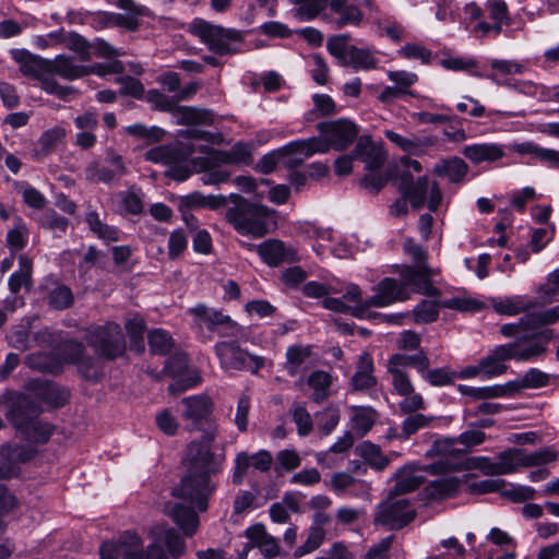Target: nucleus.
<instances>
[{
  "mask_svg": "<svg viewBox=\"0 0 559 559\" xmlns=\"http://www.w3.org/2000/svg\"><path fill=\"white\" fill-rule=\"evenodd\" d=\"M217 432V425H211L201 440L191 441L187 445L182 457L186 474L173 489L175 497L197 507L201 512L207 509L209 499L216 489L212 477L222 471L224 459L212 451Z\"/></svg>",
  "mask_w": 559,
  "mask_h": 559,
  "instance_id": "obj_1",
  "label": "nucleus"
},
{
  "mask_svg": "<svg viewBox=\"0 0 559 559\" xmlns=\"http://www.w3.org/2000/svg\"><path fill=\"white\" fill-rule=\"evenodd\" d=\"M552 337L554 331L545 329L538 334L524 335L513 342L498 345L479 360V369L488 378L501 376L508 369L504 361H530L544 356Z\"/></svg>",
  "mask_w": 559,
  "mask_h": 559,
  "instance_id": "obj_2",
  "label": "nucleus"
},
{
  "mask_svg": "<svg viewBox=\"0 0 559 559\" xmlns=\"http://www.w3.org/2000/svg\"><path fill=\"white\" fill-rule=\"evenodd\" d=\"M234 206L227 209L225 218L234 229L252 238H262L269 233L272 211L261 204L250 202L239 194H230Z\"/></svg>",
  "mask_w": 559,
  "mask_h": 559,
  "instance_id": "obj_3",
  "label": "nucleus"
},
{
  "mask_svg": "<svg viewBox=\"0 0 559 559\" xmlns=\"http://www.w3.org/2000/svg\"><path fill=\"white\" fill-rule=\"evenodd\" d=\"M190 32L205 44L210 51L218 56L234 55L240 51L238 44L243 41V33L235 28H225L202 19H195Z\"/></svg>",
  "mask_w": 559,
  "mask_h": 559,
  "instance_id": "obj_4",
  "label": "nucleus"
},
{
  "mask_svg": "<svg viewBox=\"0 0 559 559\" xmlns=\"http://www.w3.org/2000/svg\"><path fill=\"white\" fill-rule=\"evenodd\" d=\"M399 190L404 199H407L414 209L424 206L429 191L427 206L431 212H436L442 201V192L437 182L429 185L427 176L418 177L414 180L413 175L406 169L401 171L399 177Z\"/></svg>",
  "mask_w": 559,
  "mask_h": 559,
  "instance_id": "obj_5",
  "label": "nucleus"
},
{
  "mask_svg": "<svg viewBox=\"0 0 559 559\" xmlns=\"http://www.w3.org/2000/svg\"><path fill=\"white\" fill-rule=\"evenodd\" d=\"M349 40L348 34L334 35L328 39L326 49L344 67H352L356 71L376 69L378 60L372 51L349 45Z\"/></svg>",
  "mask_w": 559,
  "mask_h": 559,
  "instance_id": "obj_6",
  "label": "nucleus"
},
{
  "mask_svg": "<svg viewBox=\"0 0 559 559\" xmlns=\"http://www.w3.org/2000/svg\"><path fill=\"white\" fill-rule=\"evenodd\" d=\"M417 516L408 498H397L389 493L388 498L377 507L374 524L382 525L392 531H399L413 522Z\"/></svg>",
  "mask_w": 559,
  "mask_h": 559,
  "instance_id": "obj_7",
  "label": "nucleus"
},
{
  "mask_svg": "<svg viewBox=\"0 0 559 559\" xmlns=\"http://www.w3.org/2000/svg\"><path fill=\"white\" fill-rule=\"evenodd\" d=\"M88 344L96 353L108 360H114L124 354L126 340L119 324L107 322L92 329L87 335Z\"/></svg>",
  "mask_w": 559,
  "mask_h": 559,
  "instance_id": "obj_8",
  "label": "nucleus"
},
{
  "mask_svg": "<svg viewBox=\"0 0 559 559\" xmlns=\"http://www.w3.org/2000/svg\"><path fill=\"white\" fill-rule=\"evenodd\" d=\"M214 350L224 370H248L258 373L264 366L262 357L249 354L235 340L216 343Z\"/></svg>",
  "mask_w": 559,
  "mask_h": 559,
  "instance_id": "obj_9",
  "label": "nucleus"
},
{
  "mask_svg": "<svg viewBox=\"0 0 559 559\" xmlns=\"http://www.w3.org/2000/svg\"><path fill=\"white\" fill-rule=\"evenodd\" d=\"M180 405V416L186 423L187 430L204 432L211 425H216L212 419L214 403L209 395L197 394L183 397Z\"/></svg>",
  "mask_w": 559,
  "mask_h": 559,
  "instance_id": "obj_10",
  "label": "nucleus"
},
{
  "mask_svg": "<svg viewBox=\"0 0 559 559\" xmlns=\"http://www.w3.org/2000/svg\"><path fill=\"white\" fill-rule=\"evenodd\" d=\"M454 464L448 461H436L429 465L409 464L400 468L396 474V483L390 492L401 496L415 491L425 481V477L419 472H427L432 475L445 474L453 469Z\"/></svg>",
  "mask_w": 559,
  "mask_h": 559,
  "instance_id": "obj_11",
  "label": "nucleus"
},
{
  "mask_svg": "<svg viewBox=\"0 0 559 559\" xmlns=\"http://www.w3.org/2000/svg\"><path fill=\"white\" fill-rule=\"evenodd\" d=\"M317 129L321 133L320 138L326 146V152L331 147L335 151L346 150L358 138L359 133L357 124L345 118L320 122Z\"/></svg>",
  "mask_w": 559,
  "mask_h": 559,
  "instance_id": "obj_12",
  "label": "nucleus"
},
{
  "mask_svg": "<svg viewBox=\"0 0 559 559\" xmlns=\"http://www.w3.org/2000/svg\"><path fill=\"white\" fill-rule=\"evenodd\" d=\"M373 292L374 294L371 297L365 299L364 304L354 310L353 316L359 318L371 307H386L409 298V294L404 289V286L392 277L381 280L373 288Z\"/></svg>",
  "mask_w": 559,
  "mask_h": 559,
  "instance_id": "obj_13",
  "label": "nucleus"
},
{
  "mask_svg": "<svg viewBox=\"0 0 559 559\" xmlns=\"http://www.w3.org/2000/svg\"><path fill=\"white\" fill-rule=\"evenodd\" d=\"M316 153H326V146L321 138L312 136L289 142L282 147V165L290 170L297 169Z\"/></svg>",
  "mask_w": 559,
  "mask_h": 559,
  "instance_id": "obj_14",
  "label": "nucleus"
},
{
  "mask_svg": "<svg viewBox=\"0 0 559 559\" xmlns=\"http://www.w3.org/2000/svg\"><path fill=\"white\" fill-rule=\"evenodd\" d=\"M355 3L350 4L348 0H330V9L333 13L337 14L335 25L337 28L347 25L359 26L364 20V13L360 7L367 8L370 13H379V7L373 0H353Z\"/></svg>",
  "mask_w": 559,
  "mask_h": 559,
  "instance_id": "obj_15",
  "label": "nucleus"
},
{
  "mask_svg": "<svg viewBox=\"0 0 559 559\" xmlns=\"http://www.w3.org/2000/svg\"><path fill=\"white\" fill-rule=\"evenodd\" d=\"M187 156L182 148L174 145L156 146L146 153L147 160L173 166L170 177L177 181H185L191 175L187 167L179 166L180 163L187 159Z\"/></svg>",
  "mask_w": 559,
  "mask_h": 559,
  "instance_id": "obj_16",
  "label": "nucleus"
},
{
  "mask_svg": "<svg viewBox=\"0 0 559 559\" xmlns=\"http://www.w3.org/2000/svg\"><path fill=\"white\" fill-rule=\"evenodd\" d=\"M241 245L249 249L255 248L261 260L271 267L299 261L297 251L278 239H267L257 246L243 241Z\"/></svg>",
  "mask_w": 559,
  "mask_h": 559,
  "instance_id": "obj_17",
  "label": "nucleus"
},
{
  "mask_svg": "<svg viewBox=\"0 0 559 559\" xmlns=\"http://www.w3.org/2000/svg\"><path fill=\"white\" fill-rule=\"evenodd\" d=\"M401 284L404 289L407 290L412 287V290L417 294L426 295L428 297H438L441 295L439 288L432 284V270L428 265L411 266L405 265L401 272Z\"/></svg>",
  "mask_w": 559,
  "mask_h": 559,
  "instance_id": "obj_18",
  "label": "nucleus"
},
{
  "mask_svg": "<svg viewBox=\"0 0 559 559\" xmlns=\"http://www.w3.org/2000/svg\"><path fill=\"white\" fill-rule=\"evenodd\" d=\"M41 406L29 395L19 396L8 412V419L17 429L36 420L41 414Z\"/></svg>",
  "mask_w": 559,
  "mask_h": 559,
  "instance_id": "obj_19",
  "label": "nucleus"
},
{
  "mask_svg": "<svg viewBox=\"0 0 559 559\" xmlns=\"http://www.w3.org/2000/svg\"><path fill=\"white\" fill-rule=\"evenodd\" d=\"M353 155L364 162L369 171L379 170L386 160V153L382 145L376 144L371 136L366 134L358 138Z\"/></svg>",
  "mask_w": 559,
  "mask_h": 559,
  "instance_id": "obj_20",
  "label": "nucleus"
},
{
  "mask_svg": "<svg viewBox=\"0 0 559 559\" xmlns=\"http://www.w3.org/2000/svg\"><path fill=\"white\" fill-rule=\"evenodd\" d=\"M272 462V454L266 450H261L252 456L247 452L238 453L235 460V469L233 474L234 484L239 485L242 483L249 466H253L255 469L264 473L270 471Z\"/></svg>",
  "mask_w": 559,
  "mask_h": 559,
  "instance_id": "obj_21",
  "label": "nucleus"
},
{
  "mask_svg": "<svg viewBox=\"0 0 559 559\" xmlns=\"http://www.w3.org/2000/svg\"><path fill=\"white\" fill-rule=\"evenodd\" d=\"M121 539L129 547L123 552L122 559H168L162 545L157 542L151 543L146 549H143L142 540L135 533L124 532Z\"/></svg>",
  "mask_w": 559,
  "mask_h": 559,
  "instance_id": "obj_22",
  "label": "nucleus"
},
{
  "mask_svg": "<svg viewBox=\"0 0 559 559\" xmlns=\"http://www.w3.org/2000/svg\"><path fill=\"white\" fill-rule=\"evenodd\" d=\"M10 53L12 59L20 64L21 73L27 78L38 81L50 70V60L33 55L26 49H12Z\"/></svg>",
  "mask_w": 559,
  "mask_h": 559,
  "instance_id": "obj_23",
  "label": "nucleus"
},
{
  "mask_svg": "<svg viewBox=\"0 0 559 559\" xmlns=\"http://www.w3.org/2000/svg\"><path fill=\"white\" fill-rule=\"evenodd\" d=\"M112 168L100 165L98 162H92L85 169V178L91 182L110 183L120 179L126 174V167L122 158L115 155L111 158Z\"/></svg>",
  "mask_w": 559,
  "mask_h": 559,
  "instance_id": "obj_24",
  "label": "nucleus"
},
{
  "mask_svg": "<svg viewBox=\"0 0 559 559\" xmlns=\"http://www.w3.org/2000/svg\"><path fill=\"white\" fill-rule=\"evenodd\" d=\"M246 536L264 557L274 558L282 555L278 539L269 534L263 524L257 523L247 528Z\"/></svg>",
  "mask_w": 559,
  "mask_h": 559,
  "instance_id": "obj_25",
  "label": "nucleus"
},
{
  "mask_svg": "<svg viewBox=\"0 0 559 559\" xmlns=\"http://www.w3.org/2000/svg\"><path fill=\"white\" fill-rule=\"evenodd\" d=\"M384 134L390 142L394 143L404 152L413 155L424 154L428 147L435 146L438 142L435 136L412 135L406 138L392 130H386Z\"/></svg>",
  "mask_w": 559,
  "mask_h": 559,
  "instance_id": "obj_26",
  "label": "nucleus"
},
{
  "mask_svg": "<svg viewBox=\"0 0 559 559\" xmlns=\"http://www.w3.org/2000/svg\"><path fill=\"white\" fill-rule=\"evenodd\" d=\"M462 154L473 164L495 163L501 159L506 153L503 145L497 143H476L466 145Z\"/></svg>",
  "mask_w": 559,
  "mask_h": 559,
  "instance_id": "obj_27",
  "label": "nucleus"
},
{
  "mask_svg": "<svg viewBox=\"0 0 559 559\" xmlns=\"http://www.w3.org/2000/svg\"><path fill=\"white\" fill-rule=\"evenodd\" d=\"M374 365L370 354L362 353L357 361L356 371L350 379V385L354 391H365L372 389L377 384V378L373 376Z\"/></svg>",
  "mask_w": 559,
  "mask_h": 559,
  "instance_id": "obj_28",
  "label": "nucleus"
},
{
  "mask_svg": "<svg viewBox=\"0 0 559 559\" xmlns=\"http://www.w3.org/2000/svg\"><path fill=\"white\" fill-rule=\"evenodd\" d=\"M329 521L328 516L322 513L314 515L313 524L310 526L308 537L305 543L298 546L294 551L295 558H301L318 548L323 544L325 537V531L323 525Z\"/></svg>",
  "mask_w": 559,
  "mask_h": 559,
  "instance_id": "obj_29",
  "label": "nucleus"
},
{
  "mask_svg": "<svg viewBox=\"0 0 559 559\" xmlns=\"http://www.w3.org/2000/svg\"><path fill=\"white\" fill-rule=\"evenodd\" d=\"M459 444L456 438H443L436 440L429 451L428 455L441 456L439 461H448L454 464V468L449 472L460 471L461 465L455 460L462 459L466 454V449L457 448Z\"/></svg>",
  "mask_w": 559,
  "mask_h": 559,
  "instance_id": "obj_30",
  "label": "nucleus"
},
{
  "mask_svg": "<svg viewBox=\"0 0 559 559\" xmlns=\"http://www.w3.org/2000/svg\"><path fill=\"white\" fill-rule=\"evenodd\" d=\"M36 395L53 407L66 405L70 397V392L57 383L38 380L33 383Z\"/></svg>",
  "mask_w": 559,
  "mask_h": 559,
  "instance_id": "obj_31",
  "label": "nucleus"
},
{
  "mask_svg": "<svg viewBox=\"0 0 559 559\" xmlns=\"http://www.w3.org/2000/svg\"><path fill=\"white\" fill-rule=\"evenodd\" d=\"M37 454V448L33 444H16L7 442L0 445V457L8 461L15 468L20 464L32 461Z\"/></svg>",
  "mask_w": 559,
  "mask_h": 559,
  "instance_id": "obj_32",
  "label": "nucleus"
},
{
  "mask_svg": "<svg viewBox=\"0 0 559 559\" xmlns=\"http://www.w3.org/2000/svg\"><path fill=\"white\" fill-rule=\"evenodd\" d=\"M512 150L521 155H532L538 162L550 167H559V151L544 148L532 141L515 143Z\"/></svg>",
  "mask_w": 559,
  "mask_h": 559,
  "instance_id": "obj_33",
  "label": "nucleus"
},
{
  "mask_svg": "<svg viewBox=\"0 0 559 559\" xmlns=\"http://www.w3.org/2000/svg\"><path fill=\"white\" fill-rule=\"evenodd\" d=\"M312 355V347L310 345L295 344L286 350V361L284 368L290 377L307 370L306 361Z\"/></svg>",
  "mask_w": 559,
  "mask_h": 559,
  "instance_id": "obj_34",
  "label": "nucleus"
},
{
  "mask_svg": "<svg viewBox=\"0 0 559 559\" xmlns=\"http://www.w3.org/2000/svg\"><path fill=\"white\" fill-rule=\"evenodd\" d=\"M49 72H53L68 81L87 76L86 66L76 64L72 57L64 55L57 56L53 60H50Z\"/></svg>",
  "mask_w": 559,
  "mask_h": 559,
  "instance_id": "obj_35",
  "label": "nucleus"
},
{
  "mask_svg": "<svg viewBox=\"0 0 559 559\" xmlns=\"http://www.w3.org/2000/svg\"><path fill=\"white\" fill-rule=\"evenodd\" d=\"M170 515L174 522L181 528L185 536L191 537L198 531L199 515L191 506L187 507L181 503H176Z\"/></svg>",
  "mask_w": 559,
  "mask_h": 559,
  "instance_id": "obj_36",
  "label": "nucleus"
},
{
  "mask_svg": "<svg viewBox=\"0 0 559 559\" xmlns=\"http://www.w3.org/2000/svg\"><path fill=\"white\" fill-rule=\"evenodd\" d=\"M459 487L460 479L457 477H444L429 483L425 487V493L429 500L440 501L454 497L459 491Z\"/></svg>",
  "mask_w": 559,
  "mask_h": 559,
  "instance_id": "obj_37",
  "label": "nucleus"
},
{
  "mask_svg": "<svg viewBox=\"0 0 559 559\" xmlns=\"http://www.w3.org/2000/svg\"><path fill=\"white\" fill-rule=\"evenodd\" d=\"M173 115L177 118V124L180 126L213 123V115L211 111L191 106L176 105Z\"/></svg>",
  "mask_w": 559,
  "mask_h": 559,
  "instance_id": "obj_38",
  "label": "nucleus"
},
{
  "mask_svg": "<svg viewBox=\"0 0 559 559\" xmlns=\"http://www.w3.org/2000/svg\"><path fill=\"white\" fill-rule=\"evenodd\" d=\"M468 171V165L460 157L441 159L433 166V173L447 177L451 182H461Z\"/></svg>",
  "mask_w": 559,
  "mask_h": 559,
  "instance_id": "obj_39",
  "label": "nucleus"
},
{
  "mask_svg": "<svg viewBox=\"0 0 559 559\" xmlns=\"http://www.w3.org/2000/svg\"><path fill=\"white\" fill-rule=\"evenodd\" d=\"M33 261L25 254L19 257V270L9 278V289L17 294L22 287L29 288L32 285Z\"/></svg>",
  "mask_w": 559,
  "mask_h": 559,
  "instance_id": "obj_40",
  "label": "nucleus"
},
{
  "mask_svg": "<svg viewBox=\"0 0 559 559\" xmlns=\"http://www.w3.org/2000/svg\"><path fill=\"white\" fill-rule=\"evenodd\" d=\"M492 306L499 314L516 316L535 308L537 306V301L525 299L522 296H512L496 300Z\"/></svg>",
  "mask_w": 559,
  "mask_h": 559,
  "instance_id": "obj_41",
  "label": "nucleus"
},
{
  "mask_svg": "<svg viewBox=\"0 0 559 559\" xmlns=\"http://www.w3.org/2000/svg\"><path fill=\"white\" fill-rule=\"evenodd\" d=\"M388 362L402 370H405L407 367L414 368L420 374L430 366V359L423 349L413 355L394 354L389 358Z\"/></svg>",
  "mask_w": 559,
  "mask_h": 559,
  "instance_id": "obj_42",
  "label": "nucleus"
},
{
  "mask_svg": "<svg viewBox=\"0 0 559 559\" xmlns=\"http://www.w3.org/2000/svg\"><path fill=\"white\" fill-rule=\"evenodd\" d=\"M51 38H62L60 40L67 44V47L79 55L81 61L92 60L91 43L82 35L71 32L67 35L61 33H50L48 35Z\"/></svg>",
  "mask_w": 559,
  "mask_h": 559,
  "instance_id": "obj_43",
  "label": "nucleus"
},
{
  "mask_svg": "<svg viewBox=\"0 0 559 559\" xmlns=\"http://www.w3.org/2000/svg\"><path fill=\"white\" fill-rule=\"evenodd\" d=\"M29 444H45L53 432V427L48 423L34 420L19 430Z\"/></svg>",
  "mask_w": 559,
  "mask_h": 559,
  "instance_id": "obj_44",
  "label": "nucleus"
},
{
  "mask_svg": "<svg viewBox=\"0 0 559 559\" xmlns=\"http://www.w3.org/2000/svg\"><path fill=\"white\" fill-rule=\"evenodd\" d=\"M126 331L130 340V349L139 354L145 350L144 332L146 323L143 318L135 316L126 322Z\"/></svg>",
  "mask_w": 559,
  "mask_h": 559,
  "instance_id": "obj_45",
  "label": "nucleus"
},
{
  "mask_svg": "<svg viewBox=\"0 0 559 559\" xmlns=\"http://www.w3.org/2000/svg\"><path fill=\"white\" fill-rule=\"evenodd\" d=\"M307 383L313 390L312 400L317 404H320L329 396V388L332 384V377L326 371L316 370L310 373Z\"/></svg>",
  "mask_w": 559,
  "mask_h": 559,
  "instance_id": "obj_46",
  "label": "nucleus"
},
{
  "mask_svg": "<svg viewBox=\"0 0 559 559\" xmlns=\"http://www.w3.org/2000/svg\"><path fill=\"white\" fill-rule=\"evenodd\" d=\"M191 312L197 318L202 320L206 329L211 332H215L218 326L230 322L231 319L229 316L224 314L222 311L209 308L205 305L195 306L193 309H191Z\"/></svg>",
  "mask_w": 559,
  "mask_h": 559,
  "instance_id": "obj_47",
  "label": "nucleus"
},
{
  "mask_svg": "<svg viewBox=\"0 0 559 559\" xmlns=\"http://www.w3.org/2000/svg\"><path fill=\"white\" fill-rule=\"evenodd\" d=\"M523 466V449H509L498 455L496 462V472L498 475H507Z\"/></svg>",
  "mask_w": 559,
  "mask_h": 559,
  "instance_id": "obj_48",
  "label": "nucleus"
},
{
  "mask_svg": "<svg viewBox=\"0 0 559 559\" xmlns=\"http://www.w3.org/2000/svg\"><path fill=\"white\" fill-rule=\"evenodd\" d=\"M47 304L51 309L66 310L72 307L74 296L70 287L64 284H58L47 294Z\"/></svg>",
  "mask_w": 559,
  "mask_h": 559,
  "instance_id": "obj_49",
  "label": "nucleus"
},
{
  "mask_svg": "<svg viewBox=\"0 0 559 559\" xmlns=\"http://www.w3.org/2000/svg\"><path fill=\"white\" fill-rule=\"evenodd\" d=\"M150 350L154 355H168L175 346V341L163 329H155L147 335Z\"/></svg>",
  "mask_w": 559,
  "mask_h": 559,
  "instance_id": "obj_50",
  "label": "nucleus"
},
{
  "mask_svg": "<svg viewBox=\"0 0 559 559\" xmlns=\"http://www.w3.org/2000/svg\"><path fill=\"white\" fill-rule=\"evenodd\" d=\"M360 456L376 471H383L390 463V460L381 452L380 447L365 441L358 448Z\"/></svg>",
  "mask_w": 559,
  "mask_h": 559,
  "instance_id": "obj_51",
  "label": "nucleus"
},
{
  "mask_svg": "<svg viewBox=\"0 0 559 559\" xmlns=\"http://www.w3.org/2000/svg\"><path fill=\"white\" fill-rule=\"evenodd\" d=\"M90 229L99 238L106 241H118L119 231L105 223L99 218L96 212H90L85 218Z\"/></svg>",
  "mask_w": 559,
  "mask_h": 559,
  "instance_id": "obj_52",
  "label": "nucleus"
},
{
  "mask_svg": "<svg viewBox=\"0 0 559 559\" xmlns=\"http://www.w3.org/2000/svg\"><path fill=\"white\" fill-rule=\"evenodd\" d=\"M440 308H443L441 301L421 300L413 310L415 322L424 324L435 322L439 317Z\"/></svg>",
  "mask_w": 559,
  "mask_h": 559,
  "instance_id": "obj_53",
  "label": "nucleus"
},
{
  "mask_svg": "<svg viewBox=\"0 0 559 559\" xmlns=\"http://www.w3.org/2000/svg\"><path fill=\"white\" fill-rule=\"evenodd\" d=\"M296 9V15L302 21L317 17L328 5L330 0H292Z\"/></svg>",
  "mask_w": 559,
  "mask_h": 559,
  "instance_id": "obj_54",
  "label": "nucleus"
},
{
  "mask_svg": "<svg viewBox=\"0 0 559 559\" xmlns=\"http://www.w3.org/2000/svg\"><path fill=\"white\" fill-rule=\"evenodd\" d=\"M534 325L531 320V313L527 312L523 317H521L518 322L507 323L500 326V333L504 337H522L524 335H533L534 333H528L530 331H534ZM537 332L536 334H538Z\"/></svg>",
  "mask_w": 559,
  "mask_h": 559,
  "instance_id": "obj_55",
  "label": "nucleus"
},
{
  "mask_svg": "<svg viewBox=\"0 0 559 559\" xmlns=\"http://www.w3.org/2000/svg\"><path fill=\"white\" fill-rule=\"evenodd\" d=\"M388 372L392 377V385L395 392L401 396H407L414 393L415 389L408 373L388 362Z\"/></svg>",
  "mask_w": 559,
  "mask_h": 559,
  "instance_id": "obj_56",
  "label": "nucleus"
},
{
  "mask_svg": "<svg viewBox=\"0 0 559 559\" xmlns=\"http://www.w3.org/2000/svg\"><path fill=\"white\" fill-rule=\"evenodd\" d=\"M222 156L226 157L228 165H243L249 166L253 162L251 147L249 144L237 142L229 151H225Z\"/></svg>",
  "mask_w": 559,
  "mask_h": 559,
  "instance_id": "obj_57",
  "label": "nucleus"
},
{
  "mask_svg": "<svg viewBox=\"0 0 559 559\" xmlns=\"http://www.w3.org/2000/svg\"><path fill=\"white\" fill-rule=\"evenodd\" d=\"M421 377L432 386H444L454 383L456 372L451 371L449 367L427 368Z\"/></svg>",
  "mask_w": 559,
  "mask_h": 559,
  "instance_id": "obj_58",
  "label": "nucleus"
},
{
  "mask_svg": "<svg viewBox=\"0 0 559 559\" xmlns=\"http://www.w3.org/2000/svg\"><path fill=\"white\" fill-rule=\"evenodd\" d=\"M28 228L19 219V222L7 234V245L11 252L22 250L27 243Z\"/></svg>",
  "mask_w": 559,
  "mask_h": 559,
  "instance_id": "obj_59",
  "label": "nucleus"
},
{
  "mask_svg": "<svg viewBox=\"0 0 559 559\" xmlns=\"http://www.w3.org/2000/svg\"><path fill=\"white\" fill-rule=\"evenodd\" d=\"M201 152L205 156L195 158V165H199L201 169L221 168L223 164H226V157L222 156L225 151L216 150L210 146H202Z\"/></svg>",
  "mask_w": 559,
  "mask_h": 559,
  "instance_id": "obj_60",
  "label": "nucleus"
},
{
  "mask_svg": "<svg viewBox=\"0 0 559 559\" xmlns=\"http://www.w3.org/2000/svg\"><path fill=\"white\" fill-rule=\"evenodd\" d=\"M145 99L147 103H150L153 106V109L159 110V111H166L173 114L177 102L176 97H169L158 90H148L145 95Z\"/></svg>",
  "mask_w": 559,
  "mask_h": 559,
  "instance_id": "obj_61",
  "label": "nucleus"
},
{
  "mask_svg": "<svg viewBox=\"0 0 559 559\" xmlns=\"http://www.w3.org/2000/svg\"><path fill=\"white\" fill-rule=\"evenodd\" d=\"M431 418L427 417L424 414H413L408 415L402 423V432L401 439H408L411 436L415 435L418 430L426 428L430 425Z\"/></svg>",
  "mask_w": 559,
  "mask_h": 559,
  "instance_id": "obj_62",
  "label": "nucleus"
},
{
  "mask_svg": "<svg viewBox=\"0 0 559 559\" xmlns=\"http://www.w3.org/2000/svg\"><path fill=\"white\" fill-rule=\"evenodd\" d=\"M301 463V459L297 451L285 449L276 454L275 472L282 474L283 471L290 472L296 469Z\"/></svg>",
  "mask_w": 559,
  "mask_h": 559,
  "instance_id": "obj_63",
  "label": "nucleus"
},
{
  "mask_svg": "<svg viewBox=\"0 0 559 559\" xmlns=\"http://www.w3.org/2000/svg\"><path fill=\"white\" fill-rule=\"evenodd\" d=\"M163 542L175 559L180 558L186 552V543L175 528L164 531Z\"/></svg>",
  "mask_w": 559,
  "mask_h": 559,
  "instance_id": "obj_64",
  "label": "nucleus"
}]
</instances>
